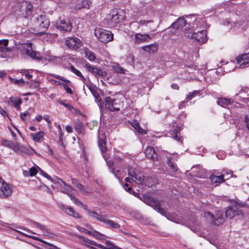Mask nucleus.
Here are the masks:
<instances>
[{
  "mask_svg": "<svg viewBox=\"0 0 249 249\" xmlns=\"http://www.w3.org/2000/svg\"><path fill=\"white\" fill-rule=\"evenodd\" d=\"M33 6L27 1L17 2L13 7V12L18 18H26L30 15Z\"/></svg>",
  "mask_w": 249,
  "mask_h": 249,
  "instance_id": "nucleus-1",
  "label": "nucleus"
},
{
  "mask_svg": "<svg viewBox=\"0 0 249 249\" xmlns=\"http://www.w3.org/2000/svg\"><path fill=\"white\" fill-rule=\"evenodd\" d=\"M32 21L36 30L40 31V33H43L50 25V20L45 15H41L34 17L33 18Z\"/></svg>",
  "mask_w": 249,
  "mask_h": 249,
  "instance_id": "nucleus-2",
  "label": "nucleus"
},
{
  "mask_svg": "<svg viewBox=\"0 0 249 249\" xmlns=\"http://www.w3.org/2000/svg\"><path fill=\"white\" fill-rule=\"evenodd\" d=\"M107 135L105 133L99 132L98 134V146L101 152L102 153L103 157L106 160L107 163L109 166H113V162H112L109 159V156L105 154L107 150L106 146Z\"/></svg>",
  "mask_w": 249,
  "mask_h": 249,
  "instance_id": "nucleus-3",
  "label": "nucleus"
},
{
  "mask_svg": "<svg viewBox=\"0 0 249 249\" xmlns=\"http://www.w3.org/2000/svg\"><path fill=\"white\" fill-rule=\"evenodd\" d=\"M94 35L99 41L103 43L110 42L113 38V35L110 31L102 28L95 29Z\"/></svg>",
  "mask_w": 249,
  "mask_h": 249,
  "instance_id": "nucleus-4",
  "label": "nucleus"
},
{
  "mask_svg": "<svg viewBox=\"0 0 249 249\" xmlns=\"http://www.w3.org/2000/svg\"><path fill=\"white\" fill-rule=\"evenodd\" d=\"M204 216L208 220L212 221L213 223L217 226L223 224L227 218L225 213L224 214L221 210L218 211L215 215L210 212H206Z\"/></svg>",
  "mask_w": 249,
  "mask_h": 249,
  "instance_id": "nucleus-5",
  "label": "nucleus"
},
{
  "mask_svg": "<svg viewBox=\"0 0 249 249\" xmlns=\"http://www.w3.org/2000/svg\"><path fill=\"white\" fill-rule=\"evenodd\" d=\"M124 14L123 11L113 10L107 16V21L110 26H114L116 24L123 21Z\"/></svg>",
  "mask_w": 249,
  "mask_h": 249,
  "instance_id": "nucleus-6",
  "label": "nucleus"
},
{
  "mask_svg": "<svg viewBox=\"0 0 249 249\" xmlns=\"http://www.w3.org/2000/svg\"><path fill=\"white\" fill-rule=\"evenodd\" d=\"M122 105L121 100L119 99H112L107 97L105 99V106L106 109L109 111H118Z\"/></svg>",
  "mask_w": 249,
  "mask_h": 249,
  "instance_id": "nucleus-7",
  "label": "nucleus"
},
{
  "mask_svg": "<svg viewBox=\"0 0 249 249\" xmlns=\"http://www.w3.org/2000/svg\"><path fill=\"white\" fill-rule=\"evenodd\" d=\"M21 53L22 54H26L34 59H36L37 60L42 59V56L40 53L34 51L33 50L31 43L24 44L22 46Z\"/></svg>",
  "mask_w": 249,
  "mask_h": 249,
  "instance_id": "nucleus-8",
  "label": "nucleus"
},
{
  "mask_svg": "<svg viewBox=\"0 0 249 249\" xmlns=\"http://www.w3.org/2000/svg\"><path fill=\"white\" fill-rule=\"evenodd\" d=\"M56 27L62 33L71 32L72 25L70 20L68 18H59L56 22Z\"/></svg>",
  "mask_w": 249,
  "mask_h": 249,
  "instance_id": "nucleus-9",
  "label": "nucleus"
},
{
  "mask_svg": "<svg viewBox=\"0 0 249 249\" xmlns=\"http://www.w3.org/2000/svg\"><path fill=\"white\" fill-rule=\"evenodd\" d=\"M31 223L34 228L41 231L43 235L49 238H53L54 236V234L45 225L34 220H31Z\"/></svg>",
  "mask_w": 249,
  "mask_h": 249,
  "instance_id": "nucleus-10",
  "label": "nucleus"
},
{
  "mask_svg": "<svg viewBox=\"0 0 249 249\" xmlns=\"http://www.w3.org/2000/svg\"><path fill=\"white\" fill-rule=\"evenodd\" d=\"M65 42L68 48L71 50H76L82 45L81 41L78 38L71 36L65 38Z\"/></svg>",
  "mask_w": 249,
  "mask_h": 249,
  "instance_id": "nucleus-11",
  "label": "nucleus"
},
{
  "mask_svg": "<svg viewBox=\"0 0 249 249\" xmlns=\"http://www.w3.org/2000/svg\"><path fill=\"white\" fill-rule=\"evenodd\" d=\"M13 192V188L12 186L4 181L1 184L0 188V198L5 199L10 196Z\"/></svg>",
  "mask_w": 249,
  "mask_h": 249,
  "instance_id": "nucleus-12",
  "label": "nucleus"
},
{
  "mask_svg": "<svg viewBox=\"0 0 249 249\" xmlns=\"http://www.w3.org/2000/svg\"><path fill=\"white\" fill-rule=\"evenodd\" d=\"M144 202L147 205L153 207L154 209L161 213L162 215L166 216V212L160 207V202L153 198L148 197L145 199Z\"/></svg>",
  "mask_w": 249,
  "mask_h": 249,
  "instance_id": "nucleus-13",
  "label": "nucleus"
},
{
  "mask_svg": "<svg viewBox=\"0 0 249 249\" xmlns=\"http://www.w3.org/2000/svg\"><path fill=\"white\" fill-rule=\"evenodd\" d=\"M225 214L226 217H229L230 218L236 216H238V218H240L243 216L242 212L236 207H228L225 212Z\"/></svg>",
  "mask_w": 249,
  "mask_h": 249,
  "instance_id": "nucleus-14",
  "label": "nucleus"
},
{
  "mask_svg": "<svg viewBox=\"0 0 249 249\" xmlns=\"http://www.w3.org/2000/svg\"><path fill=\"white\" fill-rule=\"evenodd\" d=\"M14 151L22 155H30L33 153V150H30L19 143H15Z\"/></svg>",
  "mask_w": 249,
  "mask_h": 249,
  "instance_id": "nucleus-15",
  "label": "nucleus"
},
{
  "mask_svg": "<svg viewBox=\"0 0 249 249\" xmlns=\"http://www.w3.org/2000/svg\"><path fill=\"white\" fill-rule=\"evenodd\" d=\"M139 26H143L151 31H154L158 27V24L155 23L153 20H141L139 22Z\"/></svg>",
  "mask_w": 249,
  "mask_h": 249,
  "instance_id": "nucleus-16",
  "label": "nucleus"
},
{
  "mask_svg": "<svg viewBox=\"0 0 249 249\" xmlns=\"http://www.w3.org/2000/svg\"><path fill=\"white\" fill-rule=\"evenodd\" d=\"M237 63L241 68H245L249 66V53L243 54L236 58Z\"/></svg>",
  "mask_w": 249,
  "mask_h": 249,
  "instance_id": "nucleus-17",
  "label": "nucleus"
},
{
  "mask_svg": "<svg viewBox=\"0 0 249 249\" xmlns=\"http://www.w3.org/2000/svg\"><path fill=\"white\" fill-rule=\"evenodd\" d=\"M144 153L146 157L153 161L158 160V155L155 149L151 146H148L145 150Z\"/></svg>",
  "mask_w": 249,
  "mask_h": 249,
  "instance_id": "nucleus-18",
  "label": "nucleus"
},
{
  "mask_svg": "<svg viewBox=\"0 0 249 249\" xmlns=\"http://www.w3.org/2000/svg\"><path fill=\"white\" fill-rule=\"evenodd\" d=\"M225 176V174L220 175H212L210 178L211 183L215 186H218L225 181V179L224 178Z\"/></svg>",
  "mask_w": 249,
  "mask_h": 249,
  "instance_id": "nucleus-19",
  "label": "nucleus"
},
{
  "mask_svg": "<svg viewBox=\"0 0 249 249\" xmlns=\"http://www.w3.org/2000/svg\"><path fill=\"white\" fill-rule=\"evenodd\" d=\"M86 67L89 71L95 75H98L101 76H106L107 75V72L106 71H103L98 68L93 67L89 64H86Z\"/></svg>",
  "mask_w": 249,
  "mask_h": 249,
  "instance_id": "nucleus-20",
  "label": "nucleus"
},
{
  "mask_svg": "<svg viewBox=\"0 0 249 249\" xmlns=\"http://www.w3.org/2000/svg\"><path fill=\"white\" fill-rule=\"evenodd\" d=\"M177 159V156L175 155L167 157V164L173 172H176L178 170V167L176 164L172 161L175 160Z\"/></svg>",
  "mask_w": 249,
  "mask_h": 249,
  "instance_id": "nucleus-21",
  "label": "nucleus"
},
{
  "mask_svg": "<svg viewBox=\"0 0 249 249\" xmlns=\"http://www.w3.org/2000/svg\"><path fill=\"white\" fill-rule=\"evenodd\" d=\"M140 172L138 170L135 169V168L132 167H128V173L129 176L131 178H130L129 177L126 178H125V180L127 182H130V179L133 181V178L135 179L136 177L138 175V174H137V173Z\"/></svg>",
  "mask_w": 249,
  "mask_h": 249,
  "instance_id": "nucleus-22",
  "label": "nucleus"
},
{
  "mask_svg": "<svg viewBox=\"0 0 249 249\" xmlns=\"http://www.w3.org/2000/svg\"><path fill=\"white\" fill-rule=\"evenodd\" d=\"M206 32L205 30L197 31L196 32L194 38L197 41L204 42L206 40Z\"/></svg>",
  "mask_w": 249,
  "mask_h": 249,
  "instance_id": "nucleus-23",
  "label": "nucleus"
},
{
  "mask_svg": "<svg viewBox=\"0 0 249 249\" xmlns=\"http://www.w3.org/2000/svg\"><path fill=\"white\" fill-rule=\"evenodd\" d=\"M186 24V21L183 18H179L175 22H173L171 26L176 29H181Z\"/></svg>",
  "mask_w": 249,
  "mask_h": 249,
  "instance_id": "nucleus-24",
  "label": "nucleus"
},
{
  "mask_svg": "<svg viewBox=\"0 0 249 249\" xmlns=\"http://www.w3.org/2000/svg\"><path fill=\"white\" fill-rule=\"evenodd\" d=\"M88 213L90 218L96 219L101 222H103L105 217V215H101L93 211L89 210L88 211Z\"/></svg>",
  "mask_w": 249,
  "mask_h": 249,
  "instance_id": "nucleus-25",
  "label": "nucleus"
},
{
  "mask_svg": "<svg viewBox=\"0 0 249 249\" xmlns=\"http://www.w3.org/2000/svg\"><path fill=\"white\" fill-rule=\"evenodd\" d=\"M151 38V37L148 34H136L135 36V42L138 44Z\"/></svg>",
  "mask_w": 249,
  "mask_h": 249,
  "instance_id": "nucleus-26",
  "label": "nucleus"
},
{
  "mask_svg": "<svg viewBox=\"0 0 249 249\" xmlns=\"http://www.w3.org/2000/svg\"><path fill=\"white\" fill-rule=\"evenodd\" d=\"M45 133L41 131L37 133H32L30 137L33 141L36 142H40L43 139Z\"/></svg>",
  "mask_w": 249,
  "mask_h": 249,
  "instance_id": "nucleus-27",
  "label": "nucleus"
},
{
  "mask_svg": "<svg viewBox=\"0 0 249 249\" xmlns=\"http://www.w3.org/2000/svg\"><path fill=\"white\" fill-rule=\"evenodd\" d=\"M11 103L17 110H19L20 109V105L22 101L19 97H11L8 101V103L10 104Z\"/></svg>",
  "mask_w": 249,
  "mask_h": 249,
  "instance_id": "nucleus-28",
  "label": "nucleus"
},
{
  "mask_svg": "<svg viewBox=\"0 0 249 249\" xmlns=\"http://www.w3.org/2000/svg\"><path fill=\"white\" fill-rule=\"evenodd\" d=\"M158 45L154 43L143 46L142 50L147 53H151L156 52L158 50Z\"/></svg>",
  "mask_w": 249,
  "mask_h": 249,
  "instance_id": "nucleus-29",
  "label": "nucleus"
},
{
  "mask_svg": "<svg viewBox=\"0 0 249 249\" xmlns=\"http://www.w3.org/2000/svg\"><path fill=\"white\" fill-rule=\"evenodd\" d=\"M103 223H104L106 225H107L112 228L118 229L120 227V225L119 224L114 222L112 220L107 219L106 217V216L105 217V218L104 219Z\"/></svg>",
  "mask_w": 249,
  "mask_h": 249,
  "instance_id": "nucleus-30",
  "label": "nucleus"
},
{
  "mask_svg": "<svg viewBox=\"0 0 249 249\" xmlns=\"http://www.w3.org/2000/svg\"><path fill=\"white\" fill-rule=\"evenodd\" d=\"M74 129L78 133L82 134L84 133L83 123L79 120H77L76 121V123L74 126Z\"/></svg>",
  "mask_w": 249,
  "mask_h": 249,
  "instance_id": "nucleus-31",
  "label": "nucleus"
},
{
  "mask_svg": "<svg viewBox=\"0 0 249 249\" xmlns=\"http://www.w3.org/2000/svg\"><path fill=\"white\" fill-rule=\"evenodd\" d=\"M158 183V179L157 178H149L146 179H144V183L145 185L148 186L149 187H152L153 185L156 184Z\"/></svg>",
  "mask_w": 249,
  "mask_h": 249,
  "instance_id": "nucleus-32",
  "label": "nucleus"
},
{
  "mask_svg": "<svg viewBox=\"0 0 249 249\" xmlns=\"http://www.w3.org/2000/svg\"><path fill=\"white\" fill-rule=\"evenodd\" d=\"M232 102V101L231 99L227 98H220L217 100V103L219 106L225 107L231 104Z\"/></svg>",
  "mask_w": 249,
  "mask_h": 249,
  "instance_id": "nucleus-33",
  "label": "nucleus"
},
{
  "mask_svg": "<svg viewBox=\"0 0 249 249\" xmlns=\"http://www.w3.org/2000/svg\"><path fill=\"white\" fill-rule=\"evenodd\" d=\"M71 183L72 184L76 187L78 189H79L81 192L86 193L87 191L85 189L83 186L75 178L71 179Z\"/></svg>",
  "mask_w": 249,
  "mask_h": 249,
  "instance_id": "nucleus-34",
  "label": "nucleus"
},
{
  "mask_svg": "<svg viewBox=\"0 0 249 249\" xmlns=\"http://www.w3.org/2000/svg\"><path fill=\"white\" fill-rule=\"evenodd\" d=\"M113 71L116 73H120L121 74H125V71H127L123 67L120 66L118 64H114L112 66Z\"/></svg>",
  "mask_w": 249,
  "mask_h": 249,
  "instance_id": "nucleus-35",
  "label": "nucleus"
},
{
  "mask_svg": "<svg viewBox=\"0 0 249 249\" xmlns=\"http://www.w3.org/2000/svg\"><path fill=\"white\" fill-rule=\"evenodd\" d=\"M64 212L71 216H72L75 218H79L80 215L79 213L74 211V210L71 208L68 207L67 210H64Z\"/></svg>",
  "mask_w": 249,
  "mask_h": 249,
  "instance_id": "nucleus-36",
  "label": "nucleus"
},
{
  "mask_svg": "<svg viewBox=\"0 0 249 249\" xmlns=\"http://www.w3.org/2000/svg\"><path fill=\"white\" fill-rule=\"evenodd\" d=\"M131 125L140 134H144L145 131L142 129L139 125L138 122L137 121H134L131 123Z\"/></svg>",
  "mask_w": 249,
  "mask_h": 249,
  "instance_id": "nucleus-37",
  "label": "nucleus"
},
{
  "mask_svg": "<svg viewBox=\"0 0 249 249\" xmlns=\"http://www.w3.org/2000/svg\"><path fill=\"white\" fill-rule=\"evenodd\" d=\"M138 176L135 179L133 178V181L138 184H142L144 182V177L143 174L141 172L137 173Z\"/></svg>",
  "mask_w": 249,
  "mask_h": 249,
  "instance_id": "nucleus-38",
  "label": "nucleus"
},
{
  "mask_svg": "<svg viewBox=\"0 0 249 249\" xmlns=\"http://www.w3.org/2000/svg\"><path fill=\"white\" fill-rule=\"evenodd\" d=\"M102 241L105 242V249H122L119 247L114 246L110 242H109L108 240H105L104 238L103 240H102Z\"/></svg>",
  "mask_w": 249,
  "mask_h": 249,
  "instance_id": "nucleus-39",
  "label": "nucleus"
},
{
  "mask_svg": "<svg viewBox=\"0 0 249 249\" xmlns=\"http://www.w3.org/2000/svg\"><path fill=\"white\" fill-rule=\"evenodd\" d=\"M196 31L192 29H186L184 31V35L188 38L194 39Z\"/></svg>",
  "mask_w": 249,
  "mask_h": 249,
  "instance_id": "nucleus-40",
  "label": "nucleus"
},
{
  "mask_svg": "<svg viewBox=\"0 0 249 249\" xmlns=\"http://www.w3.org/2000/svg\"><path fill=\"white\" fill-rule=\"evenodd\" d=\"M62 192L65 194H66L68 195L69 197L71 198V199L73 201V202L77 205L80 206L82 205V203L77 198H76L75 197L73 196L72 195L70 194V193H68L67 191H62Z\"/></svg>",
  "mask_w": 249,
  "mask_h": 249,
  "instance_id": "nucleus-41",
  "label": "nucleus"
},
{
  "mask_svg": "<svg viewBox=\"0 0 249 249\" xmlns=\"http://www.w3.org/2000/svg\"><path fill=\"white\" fill-rule=\"evenodd\" d=\"M62 192L65 194H66L68 195L69 197L71 198V199L73 201V202L77 205L80 206L82 205V203L77 198H76L75 197L73 196L72 195L70 194V193H68L67 191H62Z\"/></svg>",
  "mask_w": 249,
  "mask_h": 249,
  "instance_id": "nucleus-42",
  "label": "nucleus"
},
{
  "mask_svg": "<svg viewBox=\"0 0 249 249\" xmlns=\"http://www.w3.org/2000/svg\"><path fill=\"white\" fill-rule=\"evenodd\" d=\"M62 192L65 194H66L68 195L69 197L71 198V199L73 201V202L77 205L80 206L82 205V203L77 198H76L75 197L73 196L72 195L70 194V193H68L67 191H62Z\"/></svg>",
  "mask_w": 249,
  "mask_h": 249,
  "instance_id": "nucleus-43",
  "label": "nucleus"
},
{
  "mask_svg": "<svg viewBox=\"0 0 249 249\" xmlns=\"http://www.w3.org/2000/svg\"><path fill=\"white\" fill-rule=\"evenodd\" d=\"M62 192L65 194H66L68 195L69 197L71 198V199L73 201V202L77 205L80 206L82 205V203L77 198H76L75 197L73 196L72 195L70 194V193H68L67 191H62Z\"/></svg>",
  "mask_w": 249,
  "mask_h": 249,
  "instance_id": "nucleus-44",
  "label": "nucleus"
},
{
  "mask_svg": "<svg viewBox=\"0 0 249 249\" xmlns=\"http://www.w3.org/2000/svg\"><path fill=\"white\" fill-rule=\"evenodd\" d=\"M2 144L3 145L13 149V150L15 146V143H14L13 142L6 139L2 141Z\"/></svg>",
  "mask_w": 249,
  "mask_h": 249,
  "instance_id": "nucleus-45",
  "label": "nucleus"
},
{
  "mask_svg": "<svg viewBox=\"0 0 249 249\" xmlns=\"http://www.w3.org/2000/svg\"><path fill=\"white\" fill-rule=\"evenodd\" d=\"M71 71L74 73L77 76L79 77L80 79L84 82L86 79L84 77V76L82 75L81 72L78 71V70L76 69L73 66H71Z\"/></svg>",
  "mask_w": 249,
  "mask_h": 249,
  "instance_id": "nucleus-46",
  "label": "nucleus"
},
{
  "mask_svg": "<svg viewBox=\"0 0 249 249\" xmlns=\"http://www.w3.org/2000/svg\"><path fill=\"white\" fill-rule=\"evenodd\" d=\"M86 57L88 58L89 60L92 61L94 60L95 56L93 53L88 49L85 50Z\"/></svg>",
  "mask_w": 249,
  "mask_h": 249,
  "instance_id": "nucleus-47",
  "label": "nucleus"
},
{
  "mask_svg": "<svg viewBox=\"0 0 249 249\" xmlns=\"http://www.w3.org/2000/svg\"><path fill=\"white\" fill-rule=\"evenodd\" d=\"M179 131L180 129L179 128H176L173 132V134H171L172 137L178 141H179L180 140V137L178 135Z\"/></svg>",
  "mask_w": 249,
  "mask_h": 249,
  "instance_id": "nucleus-48",
  "label": "nucleus"
},
{
  "mask_svg": "<svg viewBox=\"0 0 249 249\" xmlns=\"http://www.w3.org/2000/svg\"><path fill=\"white\" fill-rule=\"evenodd\" d=\"M76 1L82 3V5L83 6V8H89L91 3V2L88 0H74V2H76Z\"/></svg>",
  "mask_w": 249,
  "mask_h": 249,
  "instance_id": "nucleus-49",
  "label": "nucleus"
},
{
  "mask_svg": "<svg viewBox=\"0 0 249 249\" xmlns=\"http://www.w3.org/2000/svg\"><path fill=\"white\" fill-rule=\"evenodd\" d=\"M16 231H17V232L21 234H22L26 237H29V238H31L33 239H34L36 241H41V239H39L38 237H36V236H32V235H29V234H27V233H26L25 232H23L21 231H18V230H15Z\"/></svg>",
  "mask_w": 249,
  "mask_h": 249,
  "instance_id": "nucleus-50",
  "label": "nucleus"
},
{
  "mask_svg": "<svg viewBox=\"0 0 249 249\" xmlns=\"http://www.w3.org/2000/svg\"><path fill=\"white\" fill-rule=\"evenodd\" d=\"M36 167H32L29 170V175L31 177L34 176L36 175L37 172V169H40L39 167L36 165Z\"/></svg>",
  "mask_w": 249,
  "mask_h": 249,
  "instance_id": "nucleus-51",
  "label": "nucleus"
},
{
  "mask_svg": "<svg viewBox=\"0 0 249 249\" xmlns=\"http://www.w3.org/2000/svg\"><path fill=\"white\" fill-rule=\"evenodd\" d=\"M9 79L11 80V81L17 85H20V84H24L25 83V81L22 79H16L15 78H11L9 77Z\"/></svg>",
  "mask_w": 249,
  "mask_h": 249,
  "instance_id": "nucleus-52",
  "label": "nucleus"
},
{
  "mask_svg": "<svg viewBox=\"0 0 249 249\" xmlns=\"http://www.w3.org/2000/svg\"><path fill=\"white\" fill-rule=\"evenodd\" d=\"M51 181L52 182L57 183L62 187H64V185H66V183L65 182H64L61 179L57 177H56L55 179H52Z\"/></svg>",
  "mask_w": 249,
  "mask_h": 249,
  "instance_id": "nucleus-53",
  "label": "nucleus"
},
{
  "mask_svg": "<svg viewBox=\"0 0 249 249\" xmlns=\"http://www.w3.org/2000/svg\"><path fill=\"white\" fill-rule=\"evenodd\" d=\"M113 173H114L115 176L118 179H120L121 178H122L123 176V172L120 171L119 170H115L113 169Z\"/></svg>",
  "mask_w": 249,
  "mask_h": 249,
  "instance_id": "nucleus-54",
  "label": "nucleus"
},
{
  "mask_svg": "<svg viewBox=\"0 0 249 249\" xmlns=\"http://www.w3.org/2000/svg\"><path fill=\"white\" fill-rule=\"evenodd\" d=\"M232 174V172L230 170H224L223 171L222 174H225V176H224V177H226L225 179H228L231 177H232L233 175Z\"/></svg>",
  "mask_w": 249,
  "mask_h": 249,
  "instance_id": "nucleus-55",
  "label": "nucleus"
},
{
  "mask_svg": "<svg viewBox=\"0 0 249 249\" xmlns=\"http://www.w3.org/2000/svg\"><path fill=\"white\" fill-rule=\"evenodd\" d=\"M72 3L74 4V5H73L72 6L75 9H80L81 8H83V6L82 5V3L78 2V1H76V2H74V0H72Z\"/></svg>",
  "mask_w": 249,
  "mask_h": 249,
  "instance_id": "nucleus-56",
  "label": "nucleus"
},
{
  "mask_svg": "<svg viewBox=\"0 0 249 249\" xmlns=\"http://www.w3.org/2000/svg\"><path fill=\"white\" fill-rule=\"evenodd\" d=\"M40 85V82L37 81H32L30 85V88L32 89H37L39 87Z\"/></svg>",
  "mask_w": 249,
  "mask_h": 249,
  "instance_id": "nucleus-57",
  "label": "nucleus"
},
{
  "mask_svg": "<svg viewBox=\"0 0 249 249\" xmlns=\"http://www.w3.org/2000/svg\"><path fill=\"white\" fill-rule=\"evenodd\" d=\"M199 91L198 90H195L193 92H190L187 96V99L188 100H191L195 96L198 94Z\"/></svg>",
  "mask_w": 249,
  "mask_h": 249,
  "instance_id": "nucleus-58",
  "label": "nucleus"
},
{
  "mask_svg": "<svg viewBox=\"0 0 249 249\" xmlns=\"http://www.w3.org/2000/svg\"><path fill=\"white\" fill-rule=\"evenodd\" d=\"M99 235H103L101 233H99L98 231H93V232H92V236H93L94 237H95L97 239H100L101 240H103V238H100L99 237Z\"/></svg>",
  "mask_w": 249,
  "mask_h": 249,
  "instance_id": "nucleus-59",
  "label": "nucleus"
},
{
  "mask_svg": "<svg viewBox=\"0 0 249 249\" xmlns=\"http://www.w3.org/2000/svg\"><path fill=\"white\" fill-rule=\"evenodd\" d=\"M20 72L22 73L23 75H24L25 76L29 79L32 77V75L29 74L28 73V71L26 70H22Z\"/></svg>",
  "mask_w": 249,
  "mask_h": 249,
  "instance_id": "nucleus-60",
  "label": "nucleus"
},
{
  "mask_svg": "<svg viewBox=\"0 0 249 249\" xmlns=\"http://www.w3.org/2000/svg\"><path fill=\"white\" fill-rule=\"evenodd\" d=\"M9 41L7 39L0 40V47H6L8 44Z\"/></svg>",
  "mask_w": 249,
  "mask_h": 249,
  "instance_id": "nucleus-61",
  "label": "nucleus"
},
{
  "mask_svg": "<svg viewBox=\"0 0 249 249\" xmlns=\"http://www.w3.org/2000/svg\"><path fill=\"white\" fill-rule=\"evenodd\" d=\"M87 86L91 91L94 96L97 98L99 96V94L95 91L94 89L92 88L91 85H87Z\"/></svg>",
  "mask_w": 249,
  "mask_h": 249,
  "instance_id": "nucleus-62",
  "label": "nucleus"
},
{
  "mask_svg": "<svg viewBox=\"0 0 249 249\" xmlns=\"http://www.w3.org/2000/svg\"><path fill=\"white\" fill-rule=\"evenodd\" d=\"M41 242H42L47 245H49V246L51 247V248H50V249H61L59 248H58L57 247L51 244V243H49L48 242H47L46 241H44L42 240H41V241H40Z\"/></svg>",
  "mask_w": 249,
  "mask_h": 249,
  "instance_id": "nucleus-63",
  "label": "nucleus"
},
{
  "mask_svg": "<svg viewBox=\"0 0 249 249\" xmlns=\"http://www.w3.org/2000/svg\"><path fill=\"white\" fill-rule=\"evenodd\" d=\"M64 187H65V189L63 191H67L68 193H69V192H71L73 190V188L71 186L68 185L67 184H66V185H64Z\"/></svg>",
  "mask_w": 249,
  "mask_h": 249,
  "instance_id": "nucleus-64",
  "label": "nucleus"
}]
</instances>
